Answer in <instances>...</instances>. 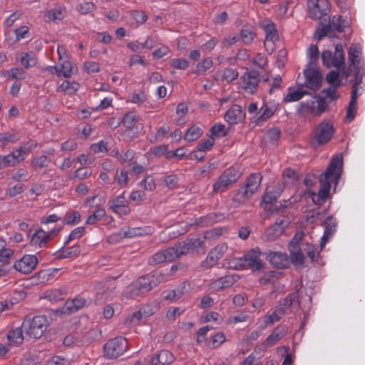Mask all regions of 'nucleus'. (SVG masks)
Segmentation results:
<instances>
[{
  "label": "nucleus",
  "instance_id": "obj_1",
  "mask_svg": "<svg viewBox=\"0 0 365 365\" xmlns=\"http://www.w3.org/2000/svg\"><path fill=\"white\" fill-rule=\"evenodd\" d=\"M342 157L336 156L330 162L326 170L319 176L320 188L317 193L310 192L313 202L322 205L329 196L331 182L339 178L342 171Z\"/></svg>",
  "mask_w": 365,
  "mask_h": 365
},
{
  "label": "nucleus",
  "instance_id": "obj_2",
  "mask_svg": "<svg viewBox=\"0 0 365 365\" xmlns=\"http://www.w3.org/2000/svg\"><path fill=\"white\" fill-rule=\"evenodd\" d=\"M322 61L324 66L329 68H336L341 72V75L349 83L352 76V71L354 69V63H349L347 68L345 67V54L341 43H337L335 46L334 53L330 50H324L321 55Z\"/></svg>",
  "mask_w": 365,
  "mask_h": 365
},
{
  "label": "nucleus",
  "instance_id": "obj_3",
  "mask_svg": "<svg viewBox=\"0 0 365 365\" xmlns=\"http://www.w3.org/2000/svg\"><path fill=\"white\" fill-rule=\"evenodd\" d=\"M162 277L156 274H148L139 277L129 287L130 296L135 297L143 294L160 283Z\"/></svg>",
  "mask_w": 365,
  "mask_h": 365
},
{
  "label": "nucleus",
  "instance_id": "obj_4",
  "mask_svg": "<svg viewBox=\"0 0 365 365\" xmlns=\"http://www.w3.org/2000/svg\"><path fill=\"white\" fill-rule=\"evenodd\" d=\"M47 319L43 316H36L31 320L26 319L22 327L26 334L34 339L40 338L47 329Z\"/></svg>",
  "mask_w": 365,
  "mask_h": 365
},
{
  "label": "nucleus",
  "instance_id": "obj_5",
  "mask_svg": "<svg viewBox=\"0 0 365 365\" xmlns=\"http://www.w3.org/2000/svg\"><path fill=\"white\" fill-rule=\"evenodd\" d=\"M241 176V173L234 168H229L219 177L213 184L214 192H223L235 183Z\"/></svg>",
  "mask_w": 365,
  "mask_h": 365
},
{
  "label": "nucleus",
  "instance_id": "obj_6",
  "mask_svg": "<svg viewBox=\"0 0 365 365\" xmlns=\"http://www.w3.org/2000/svg\"><path fill=\"white\" fill-rule=\"evenodd\" d=\"M334 128L332 123L329 120H324L314 129V140L312 142L313 147L317 148L327 143L332 138Z\"/></svg>",
  "mask_w": 365,
  "mask_h": 365
},
{
  "label": "nucleus",
  "instance_id": "obj_7",
  "mask_svg": "<svg viewBox=\"0 0 365 365\" xmlns=\"http://www.w3.org/2000/svg\"><path fill=\"white\" fill-rule=\"evenodd\" d=\"M128 343L123 336H118L108 340L104 345L105 356L110 359H116L123 355L128 349Z\"/></svg>",
  "mask_w": 365,
  "mask_h": 365
},
{
  "label": "nucleus",
  "instance_id": "obj_8",
  "mask_svg": "<svg viewBox=\"0 0 365 365\" xmlns=\"http://www.w3.org/2000/svg\"><path fill=\"white\" fill-rule=\"evenodd\" d=\"M304 86L312 91H318L322 83V75L317 66H307L304 70Z\"/></svg>",
  "mask_w": 365,
  "mask_h": 365
},
{
  "label": "nucleus",
  "instance_id": "obj_9",
  "mask_svg": "<svg viewBox=\"0 0 365 365\" xmlns=\"http://www.w3.org/2000/svg\"><path fill=\"white\" fill-rule=\"evenodd\" d=\"M202 243L203 241L200 238H196L194 240L187 239L175 244L173 247H170V249L174 252L173 259L202 247Z\"/></svg>",
  "mask_w": 365,
  "mask_h": 365
},
{
  "label": "nucleus",
  "instance_id": "obj_10",
  "mask_svg": "<svg viewBox=\"0 0 365 365\" xmlns=\"http://www.w3.org/2000/svg\"><path fill=\"white\" fill-rule=\"evenodd\" d=\"M307 8L309 16L314 19H320L329 11L328 0H308Z\"/></svg>",
  "mask_w": 365,
  "mask_h": 365
},
{
  "label": "nucleus",
  "instance_id": "obj_11",
  "mask_svg": "<svg viewBox=\"0 0 365 365\" xmlns=\"http://www.w3.org/2000/svg\"><path fill=\"white\" fill-rule=\"evenodd\" d=\"M291 220L287 216L277 218L275 223L271 225L265 231V235L269 240H274L284 232L286 227L289 226Z\"/></svg>",
  "mask_w": 365,
  "mask_h": 365
},
{
  "label": "nucleus",
  "instance_id": "obj_12",
  "mask_svg": "<svg viewBox=\"0 0 365 365\" xmlns=\"http://www.w3.org/2000/svg\"><path fill=\"white\" fill-rule=\"evenodd\" d=\"M37 264L38 259L35 255H26L16 260L13 267L21 273L27 274L35 269Z\"/></svg>",
  "mask_w": 365,
  "mask_h": 365
},
{
  "label": "nucleus",
  "instance_id": "obj_13",
  "mask_svg": "<svg viewBox=\"0 0 365 365\" xmlns=\"http://www.w3.org/2000/svg\"><path fill=\"white\" fill-rule=\"evenodd\" d=\"M261 254L260 250L258 248H255L244 255V262L246 269H251L253 272L262 270L263 263L259 259Z\"/></svg>",
  "mask_w": 365,
  "mask_h": 365
},
{
  "label": "nucleus",
  "instance_id": "obj_14",
  "mask_svg": "<svg viewBox=\"0 0 365 365\" xmlns=\"http://www.w3.org/2000/svg\"><path fill=\"white\" fill-rule=\"evenodd\" d=\"M243 81V86L244 90L250 93L254 94L259 85V72L256 70H251L244 73V75L241 77Z\"/></svg>",
  "mask_w": 365,
  "mask_h": 365
},
{
  "label": "nucleus",
  "instance_id": "obj_15",
  "mask_svg": "<svg viewBox=\"0 0 365 365\" xmlns=\"http://www.w3.org/2000/svg\"><path fill=\"white\" fill-rule=\"evenodd\" d=\"M61 231V228L53 229L49 232H45L40 229L36 231L35 233L31 235V244L34 246H39L40 247H45L48 240H49L52 235H56Z\"/></svg>",
  "mask_w": 365,
  "mask_h": 365
},
{
  "label": "nucleus",
  "instance_id": "obj_16",
  "mask_svg": "<svg viewBox=\"0 0 365 365\" xmlns=\"http://www.w3.org/2000/svg\"><path fill=\"white\" fill-rule=\"evenodd\" d=\"M267 259L277 269H284L289 266L290 259L287 254L279 252H270Z\"/></svg>",
  "mask_w": 365,
  "mask_h": 365
},
{
  "label": "nucleus",
  "instance_id": "obj_17",
  "mask_svg": "<svg viewBox=\"0 0 365 365\" xmlns=\"http://www.w3.org/2000/svg\"><path fill=\"white\" fill-rule=\"evenodd\" d=\"M245 118V112L237 104L232 105L226 112L225 120L230 124H237Z\"/></svg>",
  "mask_w": 365,
  "mask_h": 365
},
{
  "label": "nucleus",
  "instance_id": "obj_18",
  "mask_svg": "<svg viewBox=\"0 0 365 365\" xmlns=\"http://www.w3.org/2000/svg\"><path fill=\"white\" fill-rule=\"evenodd\" d=\"M125 192L113 198L108 202L110 208L115 212L119 215H128L130 212V208L128 206V201L124 197Z\"/></svg>",
  "mask_w": 365,
  "mask_h": 365
},
{
  "label": "nucleus",
  "instance_id": "obj_19",
  "mask_svg": "<svg viewBox=\"0 0 365 365\" xmlns=\"http://www.w3.org/2000/svg\"><path fill=\"white\" fill-rule=\"evenodd\" d=\"M227 250V246L225 243H221L215 246L208 253L205 262H203V266H213L217 261L223 256Z\"/></svg>",
  "mask_w": 365,
  "mask_h": 365
},
{
  "label": "nucleus",
  "instance_id": "obj_20",
  "mask_svg": "<svg viewBox=\"0 0 365 365\" xmlns=\"http://www.w3.org/2000/svg\"><path fill=\"white\" fill-rule=\"evenodd\" d=\"M317 98V106L314 107L313 105L314 104V101H312V106H309L308 103L302 102L300 103L301 106L303 108H307L309 109V112L311 113L314 114L315 115L320 116L328 108V103L326 101V98L322 96H315Z\"/></svg>",
  "mask_w": 365,
  "mask_h": 365
},
{
  "label": "nucleus",
  "instance_id": "obj_21",
  "mask_svg": "<svg viewBox=\"0 0 365 365\" xmlns=\"http://www.w3.org/2000/svg\"><path fill=\"white\" fill-rule=\"evenodd\" d=\"M174 252L169 248L159 251L154 254L148 260L150 265H156L165 262H171L173 260Z\"/></svg>",
  "mask_w": 365,
  "mask_h": 365
},
{
  "label": "nucleus",
  "instance_id": "obj_22",
  "mask_svg": "<svg viewBox=\"0 0 365 365\" xmlns=\"http://www.w3.org/2000/svg\"><path fill=\"white\" fill-rule=\"evenodd\" d=\"M150 360L151 365H169L174 361L175 357L170 351L162 350Z\"/></svg>",
  "mask_w": 365,
  "mask_h": 365
},
{
  "label": "nucleus",
  "instance_id": "obj_23",
  "mask_svg": "<svg viewBox=\"0 0 365 365\" xmlns=\"http://www.w3.org/2000/svg\"><path fill=\"white\" fill-rule=\"evenodd\" d=\"M336 220L332 216L327 217L324 222V225L325 227L324 233L323 237H322V243L321 246H323L324 243L327 242L328 239L334 234L336 231Z\"/></svg>",
  "mask_w": 365,
  "mask_h": 365
},
{
  "label": "nucleus",
  "instance_id": "obj_24",
  "mask_svg": "<svg viewBox=\"0 0 365 365\" xmlns=\"http://www.w3.org/2000/svg\"><path fill=\"white\" fill-rule=\"evenodd\" d=\"M239 277L237 275H226L222 277L212 283V286L217 290H222L232 286L237 280Z\"/></svg>",
  "mask_w": 365,
  "mask_h": 365
},
{
  "label": "nucleus",
  "instance_id": "obj_25",
  "mask_svg": "<svg viewBox=\"0 0 365 365\" xmlns=\"http://www.w3.org/2000/svg\"><path fill=\"white\" fill-rule=\"evenodd\" d=\"M23 327H16L15 329L10 330L7 334V340L9 345L19 346L23 343Z\"/></svg>",
  "mask_w": 365,
  "mask_h": 365
},
{
  "label": "nucleus",
  "instance_id": "obj_26",
  "mask_svg": "<svg viewBox=\"0 0 365 365\" xmlns=\"http://www.w3.org/2000/svg\"><path fill=\"white\" fill-rule=\"evenodd\" d=\"M65 247L66 246L63 245V247L58 250V255L56 257V259L71 258L80 255L81 249L78 245H75L66 249H65Z\"/></svg>",
  "mask_w": 365,
  "mask_h": 365
},
{
  "label": "nucleus",
  "instance_id": "obj_27",
  "mask_svg": "<svg viewBox=\"0 0 365 365\" xmlns=\"http://www.w3.org/2000/svg\"><path fill=\"white\" fill-rule=\"evenodd\" d=\"M267 190L268 191L264 195L261 202V205L264 207V209L268 208L269 206L276 202L277 201V198L279 197L281 192H282V189H279L278 191L272 192L270 190V187H269Z\"/></svg>",
  "mask_w": 365,
  "mask_h": 365
},
{
  "label": "nucleus",
  "instance_id": "obj_28",
  "mask_svg": "<svg viewBox=\"0 0 365 365\" xmlns=\"http://www.w3.org/2000/svg\"><path fill=\"white\" fill-rule=\"evenodd\" d=\"M253 195L254 194H252L250 190H247L244 186L235 190L232 200L235 202L242 204L250 199Z\"/></svg>",
  "mask_w": 365,
  "mask_h": 365
},
{
  "label": "nucleus",
  "instance_id": "obj_29",
  "mask_svg": "<svg viewBox=\"0 0 365 365\" xmlns=\"http://www.w3.org/2000/svg\"><path fill=\"white\" fill-rule=\"evenodd\" d=\"M361 58V48L357 44H351L348 51V58L350 64L354 63V66H359Z\"/></svg>",
  "mask_w": 365,
  "mask_h": 365
},
{
  "label": "nucleus",
  "instance_id": "obj_30",
  "mask_svg": "<svg viewBox=\"0 0 365 365\" xmlns=\"http://www.w3.org/2000/svg\"><path fill=\"white\" fill-rule=\"evenodd\" d=\"M262 178V177L259 173L251 174L247 178V181L245 187L247 190H250L252 194H255L260 185Z\"/></svg>",
  "mask_w": 365,
  "mask_h": 365
},
{
  "label": "nucleus",
  "instance_id": "obj_31",
  "mask_svg": "<svg viewBox=\"0 0 365 365\" xmlns=\"http://www.w3.org/2000/svg\"><path fill=\"white\" fill-rule=\"evenodd\" d=\"M329 24L339 33L344 32V29L349 27V21L342 18L341 16H334L331 21H329Z\"/></svg>",
  "mask_w": 365,
  "mask_h": 365
},
{
  "label": "nucleus",
  "instance_id": "obj_32",
  "mask_svg": "<svg viewBox=\"0 0 365 365\" xmlns=\"http://www.w3.org/2000/svg\"><path fill=\"white\" fill-rule=\"evenodd\" d=\"M58 76H63L65 78H69L73 73L72 66L68 61H64L60 67H52Z\"/></svg>",
  "mask_w": 365,
  "mask_h": 365
},
{
  "label": "nucleus",
  "instance_id": "obj_33",
  "mask_svg": "<svg viewBox=\"0 0 365 365\" xmlns=\"http://www.w3.org/2000/svg\"><path fill=\"white\" fill-rule=\"evenodd\" d=\"M352 71V76L349 80V83L353 84L361 85L363 82V78L365 76V69L363 66H354V69Z\"/></svg>",
  "mask_w": 365,
  "mask_h": 365
},
{
  "label": "nucleus",
  "instance_id": "obj_34",
  "mask_svg": "<svg viewBox=\"0 0 365 365\" xmlns=\"http://www.w3.org/2000/svg\"><path fill=\"white\" fill-rule=\"evenodd\" d=\"M285 327H277L274 329L272 333L266 339V343L268 346H272L277 343L284 335Z\"/></svg>",
  "mask_w": 365,
  "mask_h": 365
},
{
  "label": "nucleus",
  "instance_id": "obj_35",
  "mask_svg": "<svg viewBox=\"0 0 365 365\" xmlns=\"http://www.w3.org/2000/svg\"><path fill=\"white\" fill-rule=\"evenodd\" d=\"M289 92L284 98V102L289 103L299 101L304 96L309 95L310 93L307 91L299 89L295 91H291V88H289Z\"/></svg>",
  "mask_w": 365,
  "mask_h": 365
},
{
  "label": "nucleus",
  "instance_id": "obj_36",
  "mask_svg": "<svg viewBox=\"0 0 365 365\" xmlns=\"http://www.w3.org/2000/svg\"><path fill=\"white\" fill-rule=\"evenodd\" d=\"M202 133L200 128L193 125L187 130L184 139L188 142L196 140L202 135Z\"/></svg>",
  "mask_w": 365,
  "mask_h": 365
},
{
  "label": "nucleus",
  "instance_id": "obj_37",
  "mask_svg": "<svg viewBox=\"0 0 365 365\" xmlns=\"http://www.w3.org/2000/svg\"><path fill=\"white\" fill-rule=\"evenodd\" d=\"M264 30L266 34V40L274 42L279 38L277 30L273 23L267 24L264 26Z\"/></svg>",
  "mask_w": 365,
  "mask_h": 365
},
{
  "label": "nucleus",
  "instance_id": "obj_38",
  "mask_svg": "<svg viewBox=\"0 0 365 365\" xmlns=\"http://www.w3.org/2000/svg\"><path fill=\"white\" fill-rule=\"evenodd\" d=\"M240 36L244 43L249 44L253 41L255 34L251 26H244L242 29Z\"/></svg>",
  "mask_w": 365,
  "mask_h": 365
},
{
  "label": "nucleus",
  "instance_id": "obj_39",
  "mask_svg": "<svg viewBox=\"0 0 365 365\" xmlns=\"http://www.w3.org/2000/svg\"><path fill=\"white\" fill-rule=\"evenodd\" d=\"M86 302V300L84 298L76 297L71 302H66V309L69 310V312H73L82 308Z\"/></svg>",
  "mask_w": 365,
  "mask_h": 365
},
{
  "label": "nucleus",
  "instance_id": "obj_40",
  "mask_svg": "<svg viewBox=\"0 0 365 365\" xmlns=\"http://www.w3.org/2000/svg\"><path fill=\"white\" fill-rule=\"evenodd\" d=\"M280 274V272L274 270L265 272L263 274V276L259 279V282L262 284L273 283L275 279H279Z\"/></svg>",
  "mask_w": 365,
  "mask_h": 365
},
{
  "label": "nucleus",
  "instance_id": "obj_41",
  "mask_svg": "<svg viewBox=\"0 0 365 365\" xmlns=\"http://www.w3.org/2000/svg\"><path fill=\"white\" fill-rule=\"evenodd\" d=\"M283 178L286 184H292L299 180V175L292 168H287L284 170Z\"/></svg>",
  "mask_w": 365,
  "mask_h": 365
},
{
  "label": "nucleus",
  "instance_id": "obj_42",
  "mask_svg": "<svg viewBox=\"0 0 365 365\" xmlns=\"http://www.w3.org/2000/svg\"><path fill=\"white\" fill-rule=\"evenodd\" d=\"M21 63L25 68L32 67L36 65V59L34 52L23 53Z\"/></svg>",
  "mask_w": 365,
  "mask_h": 365
},
{
  "label": "nucleus",
  "instance_id": "obj_43",
  "mask_svg": "<svg viewBox=\"0 0 365 365\" xmlns=\"http://www.w3.org/2000/svg\"><path fill=\"white\" fill-rule=\"evenodd\" d=\"M308 56L309 58V62L307 65L317 66V62L319 58V51L317 45H311L308 50Z\"/></svg>",
  "mask_w": 365,
  "mask_h": 365
},
{
  "label": "nucleus",
  "instance_id": "obj_44",
  "mask_svg": "<svg viewBox=\"0 0 365 365\" xmlns=\"http://www.w3.org/2000/svg\"><path fill=\"white\" fill-rule=\"evenodd\" d=\"M137 120L138 117L136 114L133 112H130L124 115L122 123L128 130H132Z\"/></svg>",
  "mask_w": 365,
  "mask_h": 365
},
{
  "label": "nucleus",
  "instance_id": "obj_45",
  "mask_svg": "<svg viewBox=\"0 0 365 365\" xmlns=\"http://www.w3.org/2000/svg\"><path fill=\"white\" fill-rule=\"evenodd\" d=\"M106 215V210L103 208H98L94 212L89 215L86 223L89 225H94L96 222L101 220Z\"/></svg>",
  "mask_w": 365,
  "mask_h": 365
},
{
  "label": "nucleus",
  "instance_id": "obj_46",
  "mask_svg": "<svg viewBox=\"0 0 365 365\" xmlns=\"http://www.w3.org/2000/svg\"><path fill=\"white\" fill-rule=\"evenodd\" d=\"M298 298V293L294 292L288 294L285 298L279 301V306L286 311V309L291 307L293 302Z\"/></svg>",
  "mask_w": 365,
  "mask_h": 365
},
{
  "label": "nucleus",
  "instance_id": "obj_47",
  "mask_svg": "<svg viewBox=\"0 0 365 365\" xmlns=\"http://www.w3.org/2000/svg\"><path fill=\"white\" fill-rule=\"evenodd\" d=\"M291 262L296 267H303L305 262L304 255L302 251L290 255Z\"/></svg>",
  "mask_w": 365,
  "mask_h": 365
},
{
  "label": "nucleus",
  "instance_id": "obj_48",
  "mask_svg": "<svg viewBox=\"0 0 365 365\" xmlns=\"http://www.w3.org/2000/svg\"><path fill=\"white\" fill-rule=\"evenodd\" d=\"M281 135V130L278 128H273L267 132L266 136L272 145H276Z\"/></svg>",
  "mask_w": 365,
  "mask_h": 365
},
{
  "label": "nucleus",
  "instance_id": "obj_49",
  "mask_svg": "<svg viewBox=\"0 0 365 365\" xmlns=\"http://www.w3.org/2000/svg\"><path fill=\"white\" fill-rule=\"evenodd\" d=\"M19 140V136L15 133H4L1 134L0 146L4 147L9 143H14Z\"/></svg>",
  "mask_w": 365,
  "mask_h": 365
},
{
  "label": "nucleus",
  "instance_id": "obj_50",
  "mask_svg": "<svg viewBox=\"0 0 365 365\" xmlns=\"http://www.w3.org/2000/svg\"><path fill=\"white\" fill-rule=\"evenodd\" d=\"M79 88V84L76 82H69L68 81H64L60 86L59 88L65 92H68L69 93H75Z\"/></svg>",
  "mask_w": 365,
  "mask_h": 365
},
{
  "label": "nucleus",
  "instance_id": "obj_51",
  "mask_svg": "<svg viewBox=\"0 0 365 365\" xmlns=\"http://www.w3.org/2000/svg\"><path fill=\"white\" fill-rule=\"evenodd\" d=\"M212 66V61L210 58H207L197 64V71L195 73L198 74L204 73L206 71L210 69Z\"/></svg>",
  "mask_w": 365,
  "mask_h": 365
},
{
  "label": "nucleus",
  "instance_id": "obj_52",
  "mask_svg": "<svg viewBox=\"0 0 365 365\" xmlns=\"http://www.w3.org/2000/svg\"><path fill=\"white\" fill-rule=\"evenodd\" d=\"M81 215L77 211L68 212L65 215V223L68 225H74L80 221Z\"/></svg>",
  "mask_w": 365,
  "mask_h": 365
},
{
  "label": "nucleus",
  "instance_id": "obj_53",
  "mask_svg": "<svg viewBox=\"0 0 365 365\" xmlns=\"http://www.w3.org/2000/svg\"><path fill=\"white\" fill-rule=\"evenodd\" d=\"M83 232H84L83 227H76L74 230H73L71 231V232L70 233V235H68L66 240L65 241L64 246L68 245L70 242H71L74 240L79 239L83 235Z\"/></svg>",
  "mask_w": 365,
  "mask_h": 365
},
{
  "label": "nucleus",
  "instance_id": "obj_54",
  "mask_svg": "<svg viewBox=\"0 0 365 365\" xmlns=\"http://www.w3.org/2000/svg\"><path fill=\"white\" fill-rule=\"evenodd\" d=\"M215 143V140L212 137L210 136L209 139L202 140L197 145V151L205 152L207 150H210L212 148Z\"/></svg>",
  "mask_w": 365,
  "mask_h": 365
},
{
  "label": "nucleus",
  "instance_id": "obj_55",
  "mask_svg": "<svg viewBox=\"0 0 365 365\" xmlns=\"http://www.w3.org/2000/svg\"><path fill=\"white\" fill-rule=\"evenodd\" d=\"M285 313L286 311L283 309V308L277 306L272 314L269 316L270 323L273 324L274 322H278Z\"/></svg>",
  "mask_w": 365,
  "mask_h": 365
},
{
  "label": "nucleus",
  "instance_id": "obj_56",
  "mask_svg": "<svg viewBox=\"0 0 365 365\" xmlns=\"http://www.w3.org/2000/svg\"><path fill=\"white\" fill-rule=\"evenodd\" d=\"M229 265L235 269H246L244 257H236L230 260Z\"/></svg>",
  "mask_w": 365,
  "mask_h": 365
},
{
  "label": "nucleus",
  "instance_id": "obj_57",
  "mask_svg": "<svg viewBox=\"0 0 365 365\" xmlns=\"http://www.w3.org/2000/svg\"><path fill=\"white\" fill-rule=\"evenodd\" d=\"M46 365H71L68 359L60 356H53L47 363Z\"/></svg>",
  "mask_w": 365,
  "mask_h": 365
},
{
  "label": "nucleus",
  "instance_id": "obj_58",
  "mask_svg": "<svg viewBox=\"0 0 365 365\" xmlns=\"http://www.w3.org/2000/svg\"><path fill=\"white\" fill-rule=\"evenodd\" d=\"M84 69L88 73H98L100 71V65L94 61H87L84 63Z\"/></svg>",
  "mask_w": 365,
  "mask_h": 365
},
{
  "label": "nucleus",
  "instance_id": "obj_59",
  "mask_svg": "<svg viewBox=\"0 0 365 365\" xmlns=\"http://www.w3.org/2000/svg\"><path fill=\"white\" fill-rule=\"evenodd\" d=\"M287 207V205L285 204L282 205L281 202H276L268 207V208H266L272 214L274 213H280L284 212V209Z\"/></svg>",
  "mask_w": 365,
  "mask_h": 365
},
{
  "label": "nucleus",
  "instance_id": "obj_60",
  "mask_svg": "<svg viewBox=\"0 0 365 365\" xmlns=\"http://www.w3.org/2000/svg\"><path fill=\"white\" fill-rule=\"evenodd\" d=\"M336 91L330 86L328 88L323 89L321 91V94H325L327 98H329L331 101H334L340 98V95L336 94Z\"/></svg>",
  "mask_w": 365,
  "mask_h": 365
},
{
  "label": "nucleus",
  "instance_id": "obj_61",
  "mask_svg": "<svg viewBox=\"0 0 365 365\" xmlns=\"http://www.w3.org/2000/svg\"><path fill=\"white\" fill-rule=\"evenodd\" d=\"M91 174L92 171L91 169L88 168H80L76 170L75 177L79 180H83L91 176Z\"/></svg>",
  "mask_w": 365,
  "mask_h": 365
},
{
  "label": "nucleus",
  "instance_id": "obj_62",
  "mask_svg": "<svg viewBox=\"0 0 365 365\" xmlns=\"http://www.w3.org/2000/svg\"><path fill=\"white\" fill-rule=\"evenodd\" d=\"M238 76V72L232 68H225L223 72V78L227 82L235 80Z\"/></svg>",
  "mask_w": 365,
  "mask_h": 365
},
{
  "label": "nucleus",
  "instance_id": "obj_63",
  "mask_svg": "<svg viewBox=\"0 0 365 365\" xmlns=\"http://www.w3.org/2000/svg\"><path fill=\"white\" fill-rule=\"evenodd\" d=\"M96 9V6L93 2H84L81 4L78 7V11L82 14H88Z\"/></svg>",
  "mask_w": 365,
  "mask_h": 365
},
{
  "label": "nucleus",
  "instance_id": "obj_64",
  "mask_svg": "<svg viewBox=\"0 0 365 365\" xmlns=\"http://www.w3.org/2000/svg\"><path fill=\"white\" fill-rule=\"evenodd\" d=\"M64 17V12L61 9H54L49 11L48 19L51 21L61 20Z\"/></svg>",
  "mask_w": 365,
  "mask_h": 365
}]
</instances>
